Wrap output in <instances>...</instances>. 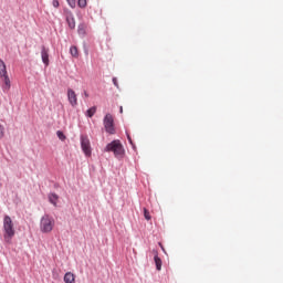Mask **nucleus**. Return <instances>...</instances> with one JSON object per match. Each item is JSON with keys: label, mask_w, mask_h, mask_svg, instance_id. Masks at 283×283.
Segmentation results:
<instances>
[{"label": "nucleus", "mask_w": 283, "mask_h": 283, "mask_svg": "<svg viewBox=\"0 0 283 283\" xmlns=\"http://www.w3.org/2000/svg\"><path fill=\"white\" fill-rule=\"evenodd\" d=\"M3 231L4 242H7V244H10L15 233L14 223L12 222V218H10V216H4L3 218Z\"/></svg>", "instance_id": "obj_1"}, {"label": "nucleus", "mask_w": 283, "mask_h": 283, "mask_svg": "<svg viewBox=\"0 0 283 283\" xmlns=\"http://www.w3.org/2000/svg\"><path fill=\"white\" fill-rule=\"evenodd\" d=\"M104 151L114 153L115 158H123V156H125V148L123 147V144L118 139H115L109 144H107L106 147L104 148Z\"/></svg>", "instance_id": "obj_2"}, {"label": "nucleus", "mask_w": 283, "mask_h": 283, "mask_svg": "<svg viewBox=\"0 0 283 283\" xmlns=\"http://www.w3.org/2000/svg\"><path fill=\"white\" fill-rule=\"evenodd\" d=\"M54 224V218L50 214H44L40 220V231L42 233H52Z\"/></svg>", "instance_id": "obj_3"}, {"label": "nucleus", "mask_w": 283, "mask_h": 283, "mask_svg": "<svg viewBox=\"0 0 283 283\" xmlns=\"http://www.w3.org/2000/svg\"><path fill=\"white\" fill-rule=\"evenodd\" d=\"M104 127L107 134H116V128L114 127V116L112 114H106L104 117Z\"/></svg>", "instance_id": "obj_4"}, {"label": "nucleus", "mask_w": 283, "mask_h": 283, "mask_svg": "<svg viewBox=\"0 0 283 283\" xmlns=\"http://www.w3.org/2000/svg\"><path fill=\"white\" fill-rule=\"evenodd\" d=\"M0 78L4 82L6 90H10V77L8 76V70L3 60H0Z\"/></svg>", "instance_id": "obj_5"}, {"label": "nucleus", "mask_w": 283, "mask_h": 283, "mask_svg": "<svg viewBox=\"0 0 283 283\" xmlns=\"http://www.w3.org/2000/svg\"><path fill=\"white\" fill-rule=\"evenodd\" d=\"M81 148L84 151L85 156H92V145L90 144V138L87 136L81 137Z\"/></svg>", "instance_id": "obj_6"}, {"label": "nucleus", "mask_w": 283, "mask_h": 283, "mask_svg": "<svg viewBox=\"0 0 283 283\" xmlns=\"http://www.w3.org/2000/svg\"><path fill=\"white\" fill-rule=\"evenodd\" d=\"M67 99L72 107H76V105H78V97L76 96V92L72 88L67 90Z\"/></svg>", "instance_id": "obj_7"}, {"label": "nucleus", "mask_w": 283, "mask_h": 283, "mask_svg": "<svg viewBox=\"0 0 283 283\" xmlns=\"http://www.w3.org/2000/svg\"><path fill=\"white\" fill-rule=\"evenodd\" d=\"M41 59L42 63L48 67V65H50V49L45 46L41 48Z\"/></svg>", "instance_id": "obj_8"}, {"label": "nucleus", "mask_w": 283, "mask_h": 283, "mask_svg": "<svg viewBox=\"0 0 283 283\" xmlns=\"http://www.w3.org/2000/svg\"><path fill=\"white\" fill-rule=\"evenodd\" d=\"M49 198V202H51V205H53V207H57L59 205V195L51 192L48 196Z\"/></svg>", "instance_id": "obj_9"}, {"label": "nucleus", "mask_w": 283, "mask_h": 283, "mask_svg": "<svg viewBox=\"0 0 283 283\" xmlns=\"http://www.w3.org/2000/svg\"><path fill=\"white\" fill-rule=\"evenodd\" d=\"M66 23L71 30H74V28H76V21L74 20V15L72 13L66 17Z\"/></svg>", "instance_id": "obj_10"}, {"label": "nucleus", "mask_w": 283, "mask_h": 283, "mask_svg": "<svg viewBox=\"0 0 283 283\" xmlns=\"http://www.w3.org/2000/svg\"><path fill=\"white\" fill-rule=\"evenodd\" d=\"M64 282L65 283H74V282H76V276L74 275V273L67 272L64 275Z\"/></svg>", "instance_id": "obj_11"}, {"label": "nucleus", "mask_w": 283, "mask_h": 283, "mask_svg": "<svg viewBox=\"0 0 283 283\" xmlns=\"http://www.w3.org/2000/svg\"><path fill=\"white\" fill-rule=\"evenodd\" d=\"M154 260H155L157 271H161L163 270V260L158 258V252H156Z\"/></svg>", "instance_id": "obj_12"}, {"label": "nucleus", "mask_w": 283, "mask_h": 283, "mask_svg": "<svg viewBox=\"0 0 283 283\" xmlns=\"http://www.w3.org/2000/svg\"><path fill=\"white\" fill-rule=\"evenodd\" d=\"M94 114H96V106H93L86 111V116H88V118H92Z\"/></svg>", "instance_id": "obj_13"}, {"label": "nucleus", "mask_w": 283, "mask_h": 283, "mask_svg": "<svg viewBox=\"0 0 283 283\" xmlns=\"http://www.w3.org/2000/svg\"><path fill=\"white\" fill-rule=\"evenodd\" d=\"M70 52L72 56H78V49L76 46H71Z\"/></svg>", "instance_id": "obj_14"}, {"label": "nucleus", "mask_w": 283, "mask_h": 283, "mask_svg": "<svg viewBox=\"0 0 283 283\" xmlns=\"http://www.w3.org/2000/svg\"><path fill=\"white\" fill-rule=\"evenodd\" d=\"M77 6H78V8H86L87 7V0H78Z\"/></svg>", "instance_id": "obj_15"}, {"label": "nucleus", "mask_w": 283, "mask_h": 283, "mask_svg": "<svg viewBox=\"0 0 283 283\" xmlns=\"http://www.w3.org/2000/svg\"><path fill=\"white\" fill-rule=\"evenodd\" d=\"M144 218L146 220H151V214L149 213V210H147V208H144Z\"/></svg>", "instance_id": "obj_16"}, {"label": "nucleus", "mask_w": 283, "mask_h": 283, "mask_svg": "<svg viewBox=\"0 0 283 283\" xmlns=\"http://www.w3.org/2000/svg\"><path fill=\"white\" fill-rule=\"evenodd\" d=\"M56 136H57V138L60 139V140H65V134H63V132H61V130H57L56 132Z\"/></svg>", "instance_id": "obj_17"}, {"label": "nucleus", "mask_w": 283, "mask_h": 283, "mask_svg": "<svg viewBox=\"0 0 283 283\" xmlns=\"http://www.w3.org/2000/svg\"><path fill=\"white\" fill-rule=\"evenodd\" d=\"M71 8H76V0H66Z\"/></svg>", "instance_id": "obj_18"}, {"label": "nucleus", "mask_w": 283, "mask_h": 283, "mask_svg": "<svg viewBox=\"0 0 283 283\" xmlns=\"http://www.w3.org/2000/svg\"><path fill=\"white\" fill-rule=\"evenodd\" d=\"M4 136V128L3 125L0 124V138H3Z\"/></svg>", "instance_id": "obj_19"}, {"label": "nucleus", "mask_w": 283, "mask_h": 283, "mask_svg": "<svg viewBox=\"0 0 283 283\" xmlns=\"http://www.w3.org/2000/svg\"><path fill=\"white\" fill-rule=\"evenodd\" d=\"M52 6L53 8H59L60 6L59 0H53Z\"/></svg>", "instance_id": "obj_20"}, {"label": "nucleus", "mask_w": 283, "mask_h": 283, "mask_svg": "<svg viewBox=\"0 0 283 283\" xmlns=\"http://www.w3.org/2000/svg\"><path fill=\"white\" fill-rule=\"evenodd\" d=\"M113 83L114 85H116V87H118V82L116 81V77L113 78Z\"/></svg>", "instance_id": "obj_21"}, {"label": "nucleus", "mask_w": 283, "mask_h": 283, "mask_svg": "<svg viewBox=\"0 0 283 283\" xmlns=\"http://www.w3.org/2000/svg\"><path fill=\"white\" fill-rule=\"evenodd\" d=\"M84 96L87 98L90 94H87V92H84Z\"/></svg>", "instance_id": "obj_22"}, {"label": "nucleus", "mask_w": 283, "mask_h": 283, "mask_svg": "<svg viewBox=\"0 0 283 283\" xmlns=\"http://www.w3.org/2000/svg\"><path fill=\"white\" fill-rule=\"evenodd\" d=\"M128 142L130 143V145L133 144V143H132V137H129V136H128Z\"/></svg>", "instance_id": "obj_23"}, {"label": "nucleus", "mask_w": 283, "mask_h": 283, "mask_svg": "<svg viewBox=\"0 0 283 283\" xmlns=\"http://www.w3.org/2000/svg\"><path fill=\"white\" fill-rule=\"evenodd\" d=\"M119 112H120V114H123V106H120Z\"/></svg>", "instance_id": "obj_24"}]
</instances>
